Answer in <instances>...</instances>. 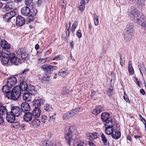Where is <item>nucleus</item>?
Listing matches in <instances>:
<instances>
[{
	"instance_id": "nucleus-57",
	"label": "nucleus",
	"mask_w": 146,
	"mask_h": 146,
	"mask_svg": "<svg viewBox=\"0 0 146 146\" xmlns=\"http://www.w3.org/2000/svg\"><path fill=\"white\" fill-rule=\"evenodd\" d=\"M85 6L84 5L80 4L79 7L80 10L81 11L85 9Z\"/></svg>"
},
{
	"instance_id": "nucleus-50",
	"label": "nucleus",
	"mask_w": 146,
	"mask_h": 146,
	"mask_svg": "<svg viewBox=\"0 0 146 146\" xmlns=\"http://www.w3.org/2000/svg\"><path fill=\"white\" fill-rule=\"evenodd\" d=\"M76 35L78 38H80L82 36V35L81 33V31L79 30L78 31H77L76 33Z\"/></svg>"
},
{
	"instance_id": "nucleus-46",
	"label": "nucleus",
	"mask_w": 146,
	"mask_h": 146,
	"mask_svg": "<svg viewBox=\"0 0 146 146\" xmlns=\"http://www.w3.org/2000/svg\"><path fill=\"white\" fill-rule=\"evenodd\" d=\"M113 88L112 86H111L108 89L107 92L109 95H111L113 92Z\"/></svg>"
},
{
	"instance_id": "nucleus-61",
	"label": "nucleus",
	"mask_w": 146,
	"mask_h": 146,
	"mask_svg": "<svg viewBox=\"0 0 146 146\" xmlns=\"http://www.w3.org/2000/svg\"><path fill=\"white\" fill-rule=\"evenodd\" d=\"M70 91H69L67 90V91H66L64 90H63L62 92V94L63 95L66 96V94L68 93H69Z\"/></svg>"
},
{
	"instance_id": "nucleus-42",
	"label": "nucleus",
	"mask_w": 146,
	"mask_h": 146,
	"mask_svg": "<svg viewBox=\"0 0 146 146\" xmlns=\"http://www.w3.org/2000/svg\"><path fill=\"white\" fill-rule=\"evenodd\" d=\"M40 120L36 118H35L32 121V123L33 125H38L40 124Z\"/></svg>"
},
{
	"instance_id": "nucleus-53",
	"label": "nucleus",
	"mask_w": 146,
	"mask_h": 146,
	"mask_svg": "<svg viewBox=\"0 0 146 146\" xmlns=\"http://www.w3.org/2000/svg\"><path fill=\"white\" fill-rule=\"evenodd\" d=\"M77 146H86V145L83 141H81L77 144Z\"/></svg>"
},
{
	"instance_id": "nucleus-5",
	"label": "nucleus",
	"mask_w": 146,
	"mask_h": 146,
	"mask_svg": "<svg viewBox=\"0 0 146 146\" xmlns=\"http://www.w3.org/2000/svg\"><path fill=\"white\" fill-rule=\"evenodd\" d=\"M15 87L11 91L7 94V97L8 99H12L13 100H17L20 97L21 94H20L19 96H18V94L16 91Z\"/></svg>"
},
{
	"instance_id": "nucleus-59",
	"label": "nucleus",
	"mask_w": 146,
	"mask_h": 146,
	"mask_svg": "<svg viewBox=\"0 0 146 146\" xmlns=\"http://www.w3.org/2000/svg\"><path fill=\"white\" fill-rule=\"evenodd\" d=\"M89 0H81L80 1V4H82L85 5V1H86L87 3H88Z\"/></svg>"
},
{
	"instance_id": "nucleus-58",
	"label": "nucleus",
	"mask_w": 146,
	"mask_h": 146,
	"mask_svg": "<svg viewBox=\"0 0 146 146\" xmlns=\"http://www.w3.org/2000/svg\"><path fill=\"white\" fill-rule=\"evenodd\" d=\"M7 43V42L5 40H2L1 39V40H0V43L1 46H2V44H6Z\"/></svg>"
},
{
	"instance_id": "nucleus-31",
	"label": "nucleus",
	"mask_w": 146,
	"mask_h": 146,
	"mask_svg": "<svg viewBox=\"0 0 146 146\" xmlns=\"http://www.w3.org/2000/svg\"><path fill=\"white\" fill-rule=\"evenodd\" d=\"M72 117L73 116H71V114L70 113V111L69 112H67L66 114H64L63 115L62 118L64 120L66 119L70 118V117Z\"/></svg>"
},
{
	"instance_id": "nucleus-60",
	"label": "nucleus",
	"mask_w": 146,
	"mask_h": 146,
	"mask_svg": "<svg viewBox=\"0 0 146 146\" xmlns=\"http://www.w3.org/2000/svg\"><path fill=\"white\" fill-rule=\"evenodd\" d=\"M131 64V61H129L128 63V69H129V70H130L131 69H133Z\"/></svg>"
},
{
	"instance_id": "nucleus-9",
	"label": "nucleus",
	"mask_w": 146,
	"mask_h": 146,
	"mask_svg": "<svg viewBox=\"0 0 146 146\" xmlns=\"http://www.w3.org/2000/svg\"><path fill=\"white\" fill-rule=\"evenodd\" d=\"M10 53H3V56H1L2 57L1 61L3 64L4 65H6L9 64V65L10 64V58L9 57V54Z\"/></svg>"
},
{
	"instance_id": "nucleus-49",
	"label": "nucleus",
	"mask_w": 146,
	"mask_h": 146,
	"mask_svg": "<svg viewBox=\"0 0 146 146\" xmlns=\"http://www.w3.org/2000/svg\"><path fill=\"white\" fill-rule=\"evenodd\" d=\"M92 133H90L87 134L86 135V137L90 140L93 139Z\"/></svg>"
},
{
	"instance_id": "nucleus-26",
	"label": "nucleus",
	"mask_w": 146,
	"mask_h": 146,
	"mask_svg": "<svg viewBox=\"0 0 146 146\" xmlns=\"http://www.w3.org/2000/svg\"><path fill=\"white\" fill-rule=\"evenodd\" d=\"M8 112H7V110L6 108L2 106H0V114L1 115L6 114Z\"/></svg>"
},
{
	"instance_id": "nucleus-15",
	"label": "nucleus",
	"mask_w": 146,
	"mask_h": 146,
	"mask_svg": "<svg viewBox=\"0 0 146 146\" xmlns=\"http://www.w3.org/2000/svg\"><path fill=\"white\" fill-rule=\"evenodd\" d=\"M15 116L11 111L8 112L7 113V120L11 123L14 122L15 119Z\"/></svg>"
},
{
	"instance_id": "nucleus-8",
	"label": "nucleus",
	"mask_w": 146,
	"mask_h": 146,
	"mask_svg": "<svg viewBox=\"0 0 146 146\" xmlns=\"http://www.w3.org/2000/svg\"><path fill=\"white\" fill-rule=\"evenodd\" d=\"M10 62L12 64L15 65H18L21 64L20 58L15 56V54L14 53H10L9 54Z\"/></svg>"
},
{
	"instance_id": "nucleus-62",
	"label": "nucleus",
	"mask_w": 146,
	"mask_h": 146,
	"mask_svg": "<svg viewBox=\"0 0 146 146\" xmlns=\"http://www.w3.org/2000/svg\"><path fill=\"white\" fill-rule=\"evenodd\" d=\"M120 63L121 67L123 66L122 63H123V59L122 58V56L121 55H120Z\"/></svg>"
},
{
	"instance_id": "nucleus-16",
	"label": "nucleus",
	"mask_w": 146,
	"mask_h": 146,
	"mask_svg": "<svg viewBox=\"0 0 146 146\" xmlns=\"http://www.w3.org/2000/svg\"><path fill=\"white\" fill-rule=\"evenodd\" d=\"M33 116L31 113L28 112L25 114L23 116V119L26 122L30 121L33 118Z\"/></svg>"
},
{
	"instance_id": "nucleus-28",
	"label": "nucleus",
	"mask_w": 146,
	"mask_h": 146,
	"mask_svg": "<svg viewBox=\"0 0 146 146\" xmlns=\"http://www.w3.org/2000/svg\"><path fill=\"white\" fill-rule=\"evenodd\" d=\"M2 47L5 50H7V53H9V49L10 48V45L8 43L6 44H2Z\"/></svg>"
},
{
	"instance_id": "nucleus-55",
	"label": "nucleus",
	"mask_w": 146,
	"mask_h": 146,
	"mask_svg": "<svg viewBox=\"0 0 146 146\" xmlns=\"http://www.w3.org/2000/svg\"><path fill=\"white\" fill-rule=\"evenodd\" d=\"M92 94L91 95L92 100H95L96 99H95L94 97V96H95V92L94 91H92L91 92Z\"/></svg>"
},
{
	"instance_id": "nucleus-39",
	"label": "nucleus",
	"mask_w": 146,
	"mask_h": 146,
	"mask_svg": "<svg viewBox=\"0 0 146 146\" xmlns=\"http://www.w3.org/2000/svg\"><path fill=\"white\" fill-rule=\"evenodd\" d=\"M25 3L27 6H32L33 5V0H25Z\"/></svg>"
},
{
	"instance_id": "nucleus-18",
	"label": "nucleus",
	"mask_w": 146,
	"mask_h": 146,
	"mask_svg": "<svg viewBox=\"0 0 146 146\" xmlns=\"http://www.w3.org/2000/svg\"><path fill=\"white\" fill-rule=\"evenodd\" d=\"M111 136L115 139H118L121 137V133L117 129H114L111 134Z\"/></svg>"
},
{
	"instance_id": "nucleus-34",
	"label": "nucleus",
	"mask_w": 146,
	"mask_h": 146,
	"mask_svg": "<svg viewBox=\"0 0 146 146\" xmlns=\"http://www.w3.org/2000/svg\"><path fill=\"white\" fill-rule=\"evenodd\" d=\"M30 12V15L34 16L36 15L37 13V10L35 8L33 7Z\"/></svg>"
},
{
	"instance_id": "nucleus-41",
	"label": "nucleus",
	"mask_w": 146,
	"mask_h": 146,
	"mask_svg": "<svg viewBox=\"0 0 146 146\" xmlns=\"http://www.w3.org/2000/svg\"><path fill=\"white\" fill-rule=\"evenodd\" d=\"M44 109L46 111L49 112L52 108H51V107L50 106L49 104H46L44 106Z\"/></svg>"
},
{
	"instance_id": "nucleus-52",
	"label": "nucleus",
	"mask_w": 146,
	"mask_h": 146,
	"mask_svg": "<svg viewBox=\"0 0 146 146\" xmlns=\"http://www.w3.org/2000/svg\"><path fill=\"white\" fill-rule=\"evenodd\" d=\"M141 23H141V26L142 28L146 30V21L143 22H142Z\"/></svg>"
},
{
	"instance_id": "nucleus-44",
	"label": "nucleus",
	"mask_w": 146,
	"mask_h": 146,
	"mask_svg": "<svg viewBox=\"0 0 146 146\" xmlns=\"http://www.w3.org/2000/svg\"><path fill=\"white\" fill-rule=\"evenodd\" d=\"M78 23L77 21H75L74 23L73 24L72 29L71 31L72 32H73L75 31V30L78 25Z\"/></svg>"
},
{
	"instance_id": "nucleus-6",
	"label": "nucleus",
	"mask_w": 146,
	"mask_h": 146,
	"mask_svg": "<svg viewBox=\"0 0 146 146\" xmlns=\"http://www.w3.org/2000/svg\"><path fill=\"white\" fill-rule=\"evenodd\" d=\"M15 89L16 91L17 92L18 96H19L20 94H21V91H25L27 90L28 89L27 85L26 83L24 82H21L20 84V86H17L15 87Z\"/></svg>"
},
{
	"instance_id": "nucleus-12",
	"label": "nucleus",
	"mask_w": 146,
	"mask_h": 146,
	"mask_svg": "<svg viewBox=\"0 0 146 146\" xmlns=\"http://www.w3.org/2000/svg\"><path fill=\"white\" fill-rule=\"evenodd\" d=\"M41 67L44 71L47 72L53 71L57 68L55 66L48 65H43Z\"/></svg>"
},
{
	"instance_id": "nucleus-11",
	"label": "nucleus",
	"mask_w": 146,
	"mask_h": 146,
	"mask_svg": "<svg viewBox=\"0 0 146 146\" xmlns=\"http://www.w3.org/2000/svg\"><path fill=\"white\" fill-rule=\"evenodd\" d=\"M17 53L21 54V58L24 60H25L29 57L28 54L25 51L24 49L23 48H21L18 50Z\"/></svg>"
},
{
	"instance_id": "nucleus-20",
	"label": "nucleus",
	"mask_w": 146,
	"mask_h": 146,
	"mask_svg": "<svg viewBox=\"0 0 146 146\" xmlns=\"http://www.w3.org/2000/svg\"><path fill=\"white\" fill-rule=\"evenodd\" d=\"M103 110V107L101 106H97L95 109L93 110L92 113L95 115H97L101 112Z\"/></svg>"
},
{
	"instance_id": "nucleus-13",
	"label": "nucleus",
	"mask_w": 146,
	"mask_h": 146,
	"mask_svg": "<svg viewBox=\"0 0 146 146\" xmlns=\"http://www.w3.org/2000/svg\"><path fill=\"white\" fill-rule=\"evenodd\" d=\"M17 82V79L15 77H11L8 79L7 84L11 88Z\"/></svg>"
},
{
	"instance_id": "nucleus-29",
	"label": "nucleus",
	"mask_w": 146,
	"mask_h": 146,
	"mask_svg": "<svg viewBox=\"0 0 146 146\" xmlns=\"http://www.w3.org/2000/svg\"><path fill=\"white\" fill-rule=\"evenodd\" d=\"M114 125V122L112 120H110L106 123L105 127H113V126Z\"/></svg>"
},
{
	"instance_id": "nucleus-32",
	"label": "nucleus",
	"mask_w": 146,
	"mask_h": 146,
	"mask_svg": "<svg viewBox=\"0 0 146 146\" xmlns=\"http://www.w3.org/2000/svg\"><path fill=\"white\" fill-rule=\"evenodd\" d=\"M42 146H52V144L49 140H46L43 142Z\"/></svg>"
},
{
	"instance_id": "nucleus-43",
	"label": "nucleus",
	"mask_w": 146,
	"mask_h": 146,
	"mask_svg": "<svg viewBox=\"0 0 146 146\" xmlns=\"http://www.w3.org/2000/svg\"><path fill=\"white\" fill-rule=\"evenodd\" d=\"M12 123V125L14 128H18L20 126V123L18 122H13Z\"/></svg>"
},
{
	"instance_id": "nucleus-45",
	"label": "nucleus",
	"mask_w": 146,
	"mask_h": 146,
	"mask_svg": "<svg viewBox=\"0 0 146 146\" xmlns=\"http://www.w3.org/2000/svg\"><path fill=\"white\" fill-rule=\"evenodd\" d=\"M33 105L35 106V107H39L40 106L41 102L40 101H34Z\"/></svg>"
},
{
	"instance_id": "nucleus-1",
	"label": "nucleus",
	"mask_w": 146,
	"mask_h": 146,
	"mask_svg": "<svg viewBox=\"0 0 146 146\" xmlns=\"http://www.w3.org/2000/svg\"><path fill=\"white\" fill-rule=\"evenodd\" d=\"M127 13L131 20H135L136 23L140 25L144 20L143 16L141 14L138 13L137 10L136 9L129 10Z\"/></svg>"
},
{
	"instance_id": "nucleus-25",
	"label": "nucleus",
	"mask_w": 146,
	"mask_h": 146,
	"mask_svg": "<svg viewBox=\"0 0 146 146\" xmlns=\"http://www.w3.org/2000/svg\"><path fill=\"white\" fill-rule=\"evenodd\" d=\"M12 6L9 3H7L4 7L3 9V11L6 12L11 10L12 9Z\"/></svg>"
},
{
	"instance_id": "nucleus-17",
	"label": "nucleus",
	"mask_w": 146,
	"mask_h": 146,
	"mask_svg": "<svg viewBox=\"0 0 146 146\" xmlns=\"http://www.w3.org/2000/svg\"><path fill=\"white\" fill-rule=\"evenodd\" d=\"M40 110L38 107H35L33 111L32 115L35 118L39 117L40 114Z\"/></svg>"
},
{
	"instance_id": "nucleus-24",
	"label": "nucleus",
	"mask_w": 146,
	"mask_h": 146,
	"mask_svg": "<svg viewBox=\"0 0 146 146\" xmlns=\"http://www.w3.org/2000/svg\"><path fill=\"white\" fill-rule=\"evenodd\" d=\"M105 127L106 129L105 131L106 133L108 135H111L113 132V130L114 129V128L113 127Z\"/></svg>"
},
{
	"instance_id": "nucleus-51",
	"label": "nucleus",
	"mask_w": 146,
	"mask_h": 146,
	"mask_svg": "<svg viewBox=\"0 0 146 146\" xmlns=\"http://www.w3.org/2000/svg\"><path fill=\"white\" fill-rule=\"evenodd\" d=\"M62 58L61 57L60 55H59L56 57H54L52 60H54L58 61L60 60Z\"/></svg>"
},
{
	"instance_id": "nucleus-33",
	"label": "nucleus",
	"mask_w": 146,
	"mask_h": 146,
	"mask_svg": "<svg viewBox=\"0 0 146 146\" xmlns=\"http://www.w3.org/2000/svg\"><path fill=\"white\" fill-rule=\"evenodd\" d=\"M10 16V15L7 13L3 16V18L5 21L9 22V21L11 19L10 18L11 16Z\"/></svg>"
},
{
	"instance_id": "nucleus-2",
	"label": "nucleus",
	"mask_w": 146,
	"mask_h": 146,
	"mask_svg": "<svg viewBox=\"0 0 146 146\" xmlns=\"http://www.w3.org/2000/svg\"><path fill=\"white\" fill-rule=\"evenodd\" d=\"M134 24L132 23H130L125 27L124 38L127 42L129 41L132 38L134 33Z\"/></svg>"
},
{
	"instance_id": "nucleus-35",
	"label": "nucleus",
	"mask_w": 146,
	"mask_h": 146,
	"mask_svg": "<svg viewBox=\"0 0 146 146\" xmlns=\"http://www.w3.org/2000/svg\"><path fill=\"white\" fill-rule=\"evenodd\" d=\"M8 13L9 14V15H10V16H11L10 18L11 19H13H13H12V20H13V19H15V17H15V15L16 14L15 12V11H10V12H9Z\"/></svg>"
},
{
	"instance_id": "nucleus-14",
	"label": "nucleus",
	"mask_w": 146,
	"mask_h": 146,
	"mask_svg": "<svg viewBox=\"0 0 146 146\" xmlns=\"http://www.w3.org/2000/svg\"><path fill=\"white\" fill-rule=\"evenodd\" d=\"M21 107L22 111L24 112L29 111L31 109L29 104L26 102L23 103Z\"/></svg>"
},
{
	"instance_id": "nucleus-40",
	"label": "nucleus",
	"mask_w": 146,
	"mask_h": 146,
	"mask_svg": "<svg viewBox=\"0 0 146 146\" xmlns=\"http://www.w3.org/2000/svg\"><path fill=\"white\" fill-rule=\"evenodd\" d=\"M56 113H54V114L52 116H50V114L49 115L50 116V119L48 120V121L50 122L52 121L54 122L56 119Z\"/></svg>"
},
{
	"instance_id": "nucleus-63",
	"label": "nucleus",
	"mask_w": 146,
	"mask_h": 146,
	"mask_svg": "<svg viewBox=\"0 0 146 146\" xmlns=\"http://www.w3.org/2000/svg\"><path fill=\"white\" fill-rule=\"evenodd\" d=\"M27 127V125H26L24 124H22L21 125V129L22 130H23L25 129V128H26Z\"/></svg>"
},
{
	"instance_id": "nucleus-64",
	"label": "nucleus",
	"mask_w": 146,
	"mask_h": 146,
	"mask_svg": "<svg viewBox=\"0 0 146 146\" xmlns=\"http://www.w3.org/2000/svg\"><path fill=\"white\" fill-rule=\"evenodd\" d=\"M88 144L90 146H96L95 143L92 141L89 142Z\"/></svg>"
},
{
	"instance_id": "nucleus-27",
	"label": "nucleus",
	"mask_w": 146,
	"mask_h": 146,
	"mask_svg": "<svg viewBox=\"0 0 146 146\" xmlns=\"http://www.w3.org/2000/svg\"><path fill=\"white\" fill-rule=\"evenodd\" d=\"M80 108L78 107L75 109L70 111V113H71V116H73L76 114L77 113L79 112L80 110Z\"/></svg>"
},
{
	"instance_id": "nucleus-47",
	"label": "nucleus",
	"mask_w": 146,
	"mask_h": 146,
	"mask_svg": "<svg viewBox=\"0 0 146 146\" xmlns=\"http://www.w3.org/2000/svg\"><path fill=\"white\" fill-rule=\"evenodd\" d=\"M50 79V76L47 75H45L42 78V80L43 81H49Z\"/></svg>"
},
{
	"instance_id": "nucleus-56",
	"label": "nucleus",
	"mask_w": 146,
	"mask_h": 146,
	"mask_svg": "<svg viewBox=\"0 0 146 146\" xmlns=\"http://www.w3.org/2000/svg\"><path fill=\"white\" fill-rule=\"evenodd\" d=\"M70 29H67V28H66V35L69 36L70 34Z\"/></svg>"
},
{
	"instance_id": "nucleus-4",
	"label": "nucleus",
	"mask_w": 146,
	"mask_h": 146,
	"mask_svg": "<svg viewBox=\"0 0 146 146\" xmlns=\"http://www.w3.org/2000/svg\"><path fill=\"white\" fill-rule=\"evenodd\" d=\"M72 128L70 127L68 130V132L65 134V138L67 144L69 145H70L71 144H74L75 141L72 139Z\"/></svg>"
},
{
	"instance_id": "nucleus-30",
	"label": "nucleus",
	"mask_w": 146,
	"mask_h": 146,
	"mask_svg": "<svg viewBox=\"0 0 146 146\" xmlns=\"http://www.w3.org/2000/svg\"><path fill=\"white\" fill-rule=\"evenodd\" d=\"M100 137L101 139L104 144H107V139L105 136L104 133H100Z\"/></svg>"
},
{
	"instance_id": "nucleus-48",
	"label": "nucleus",
	"mask_w": 146,
	"mask_h": 146,
	"mask_svg": "<svg viewBox=\"0 0 146 146\" xmlns=\"http://www.w3.org/2000/svg\"><path fill=\"white\" fill-rule=\"evenodd\" d=\"M93 139H95L98 137L99 135L97 133H92Z\"/></svg>"
},
{
	"instance_id": "nucleus-7",
	"label": "nucleus",
	"mask_w": 146,
	"mask_h": 146,
	"mask_svg": "<svg viewBox=\"0 0 146 146\" xmlns=\"http://www.w3.org/2000/svg\"><path fill=\"white\" fill-rule=\"evenodd\" d=\"M11 22L12 23H15L17 26L21 27L25 24V18L22 16H18L15 17V19H13V21L12 20H11Z\"/></svg>"
},
{
	"instance_id": "nucleus-21",
	"label": "nucleus",
	"mask_w": 146,
	"mask_h": 146,
	"mask_svg": "<svg viewBox=\"0 0 146 146\" xmlns=\"http://www.w3.org/2000/svg\"><path fill=\"white\" fill-rule=\"evenodd\" d=\"M101 117L102 121L104 122H106L110 118V115L108 113H102Z\"/></svg>"
},
{
	"instance_id": "nucleus-38",
	"label": "nucleus",
	"mask_w": 146,
	"mask_h": 146,
	"mask_svg": "<svg viewBox=\"0 0 146 146\" xmlns=\"http://www.w3.org/2000/svg\"><path fill=\"white\" fill-rule=\"evenodd\" d=\"M142 68H139V65H138V66H139V70L140 71L142 75V71H143L144 73H145V74H146V69L145 67V65H144V63L142 62Z\"/></svg>"
},
{
	"instance_id": "nucleus-3",
	"label": "nucleus",
	"mask_w": 146,
	"mask_h": 146,
	"mask_svg": "<svg viewBox=\"0 0 146 146\" xmlns=\"http://www.w3.org/2000/svg\"><path fill=\"white\" fill-rule=\"evenodd\" d=\"M34 89L33 86L31 87L30 88H28L27 91L28 93H25L23 96V98L24 100H31V95H34L36 92V91Z\"/></svg>"
},
{
	"instance_id": "nucleus-19",
	"label": "nucleus",
	"mask_w": 146,
	"mask_h": 146,
	"mask_svg": "<svg viewBox=\"0 0 146 146\" xmlns=\"http://www.w3.org/2000/svg\"><path fill=\"white\" fill-rule=\"evenodd\" d=\"M30 9L27 7H25L22 8L21 10V14L24 16L28 15L30 13Z\"/></svg>"
},
{
	"instance_id": "nucleus-54",
	"label": "nucleus",
	"mask_w": 146,
	"mask_h": 146,
	"mask_svg": "<svg viewBox=\"0 0 146 146\" xmlns=\"http://www.w3.org/2000/svg\"><path fill=\"white\" fill-rule=\"evenodd\" d=\"M30 15V16H29L27 17L28 21L29 22H31L33 20V17H34V16H33L32 15Z\"/></svg>"
},
{
	"instance_id": "nucleus-36",
	"label": "nucleus",
	"mask_w": 146,
	"mask_h": 146,
	"mask_svg": "<svg viewBox=\"0 0 146 146\" xmlns=\"http://www.w3.org/2000/svg\"><path fill=\"white\" fill-rule=\"evenodd\" d=\"M94 23L96 26H97L98 24V17L96 13L94 14Z\"/></svg>"
},
{
	"instance_id": "nucleus-10",
	"label": "nucleus",
	"mask_w": 146,
	"mask_h": 146,
	"mask_svg": "<svg viewBox=\"0 0 146 146\" xmlns=\"http://www.w3.org/2000/svg\"><path fill=\"white\" fill-rule=\"evenodd\" d=\"M11 112L15 116L18 117L21 115L22 113L21 110L17 106L12 107Z\"/></svg>"
},
{
	"instance_id": "nucleus-37",
	"label": "nucleus",
	"mask_w": 146,
	"mask_h": 146,
	"mask_svg": "<svg viewBox=\"0 0 146 146\" xmlns=\"http://www.w3.org/2000/svg\"><path fill=\"white\" fill-rule=\"evenodd\" d=\"M41 120L42 122L44 123H48V121L47 117L46 116L44 115L42 116Z\"/></svg>"
},
{
	"instance_id": "nucleus-22",
	"label": "nucleus",
	"mask_w": 146,
	"mask_h": 146,
	"mask_svg": "<svg viewBox=\"0 0 146 146\" xmlns=\"http://www.w3.org/2000/svg\"><path fill=\"white\" fill-rule=\"evenodd\" d=\"M68 74L67 71L65 68H62L58 72V75L62 77H65Z\"/></svg>"
},
{
	"instance_id": "nucleus-23",
	"label": "nucleus",
	"mask_w": 146,
	"mask_h": 146,
	"mask_svg": "<svg viewBox=\"0 0 146 146\" xmlns=\"http://www.w3.org/2000/svg\"><path fill=\"white\" fill-rule=\"evenodd\" d=\"M11 87L8 86V85H6L3 86L2 87V90L4 93H6V94L8 92H10V91H9L10 90L11 88Z\"/></svg>"
}]
</instances>
